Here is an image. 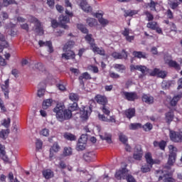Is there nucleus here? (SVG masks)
Returning <instances> with one entry per match:
<instances>
[{
	"label": "nucleus",
	"mask_w": 182,
	"mask_h": 182,
	"mask_svg": "<svg viewBox=\"0 0 182 182\" xmlns=\"http://www.w3.org/2000/svg\"><path fill=\"white\" fill-rule=\"evenodd\" d=\"M45 95V88H39L38 90L37 96L42 97Z\"/></svg>",
	"instance_id": "e2e57ef3"
},
{
	"label": "nucleus",
	"mask_w": 182,
	"mask_h": 182,
	"mask_svg": "<svg viewBox=\"0 0 182 182\" xmlns=\"http://www.w3.org/2000/svg\"><path fill=\"white\" fill-rule=\"evenodd\" d=\"M9 129H1L0 131V139H2L3 140L6 139L9 135Z\"/></svg>",
	"instance_id": "473e14b6"
},
{
	"label": "nucleus",
	"mask_w": 182,
	"mask_h": 182,
	"mask_svg": "<svg viewBox=\"0 0 182 182\" xmlns=\"http://www.w3.org/2000/svg\"><path fill=\"white\" fill-rule=\"evenodd\" d=\"M59 21L62 28H63V29H68V25H66L65 23H69V21H70L69 17L61 16L59 18Z\"/></svg>",
	"instance_id": "6ab92c4d"
},
{
	"label": "nucleus",
	"mask_w": 182,
	"mask_h": 182,
	"mask_svg": "<svg viewBox=\"0 0 182 182\" xmlns=\"http://www.w3.org/2000/svg\"><path fill=\"white\" fill-rule=\"evenodd\" d=\"M38 45L41 48L43 46H47L48 48V52L50 53H52L53 52V47L52 46V42L50 41H38Z\"/></svg>",
	"instance_id": "f3484780"
},
{
	"label": "nucleus",
	"mask_w": 182,
	"mask_h": 182,
	"mask_svg": "<svg viewBox=\"0 0 182 182\" xmlns=\"http://www.w3.org/2000/svg\"><path fill=\"white\" fill-rule=\"evenodd\" d=\"M133 31L129 28H125L124 31H122V35L125 36L126 41L128 42H132V41H134V36L132 35Z\"/></svg>",
	"instance_id": "9d476101"
},
{
	"label": "nucleus",
	"mask_w": 182,
	"mask_h": 182,
	"mask_svg": "<svg viewBox=\"0 0 182 182\" xmlns=\"http://www.w3.org/2000/svg\"><path fill=\"white\" fill-rule=\"evenodd\" d=\"M92 113V109L89 106L83 107L80 110V117L82 120H87Z\"/></svg>",
	"instance_id": "7ed1b4c3"
},
{
	"label": "nucleus",
	"mask_w": 182,
	"mask_h": 182,
	"mask_svg": "<svg viewBox=\"0 0 182 182\" xmlns=\"http://www.w3.org/2000/svg\"><path fill=\"white\" fill-rule=\"evenodd\" d=\"M12 28H15V24L10 23L5 26V29L7 31V33L11 36H15L16 32L12 30Z\"/></svg>",
	"instance_id": "a878e982"
},
{
	"label": "nucleus",
	"mask_w": 182,
	"mask_h": 182,
	"mask_svg": "<svg viewBox=\"0 0 182 182\" xmlns=\"http://www.w3.org/2000/svg\"><path fill=\"white\" fill-rule=\"evenodd\" d=\"M151 167H153V165H150L149 164H144L141 167V171L142 173H149L151 170Z\"/></svg>",
	"instance_id": "58836bf2"
},
{
	"label": "nucleus",
	"mask_w": 182,
	"mask_h": 182,
	"mask_svg": "<svg viewBox=\"0 0 182 182\" xmlns=\"http://www.w3.org/2000/svg\"><path fill=\"white\" fill-rule=\"evenodd\" d=\"M41 136H43L44 137H49L50 131L48 128H44L40 131Z\"/></svg>",
	"instance_id": "09e8293b"
},
{
	"label": "nucleus",
	"mask_w": 182,
	"mask_h": 182,
	"mask_svg": "<svg viewBox=\"0 0 182 182\" xmlns=\"http://www.w3.org/2000/svg\"><path fill=\"white\" fill-rule=\"evenodd\" d=\"M88 70H91V72H93L94 73H97L99 72V68L96 66L90 65L87 68Z\"/></svg>",
	"instance_id": "bf43d9fd"
},
{
	"label": "nucleus",
	"mask_w": 182,
	"mask_h": 182,
	"mask_svg": "<svg viewBox=\"0 0 182 182\" xmlns=\"http://www.w3.org/2000/svg\"><path fill=\"white\" fill-rule=\"evenodd\" d=\"M173 119H174V113L173 112V111L168 112L165 114V120L166 123H168V124H170L173 122Z\"/></svg>",
	"instance_id": "b1692460"
},
{
	"label": "nucleus",
	"mask_w": 182,
	"mask_h": 182,
	"mask_svg": "<svg viewBox=\"0 0 182 182\" xmlns=\"http://www.w3.org/2000/svg\"><path fill=\"white\" fill-rule=\"evenodd\" d=\"M176 153H171L169 154V157L168 159V164L169 166H173L174 163H176Z\"/></svg>",
	"instance_id": "72a5a7b5"
},
{
	"label": "nucleus",
	"mask_w": 182,
	"mask_h": 182,
	"mask_svg": "<svg viewBox=\"0 0 182 182\" xmlns=\"http://www.w3.org/2000/svg\"><path fill=\"white\" fill-rule=\"evenodd\" d=\"M91 49L94 53H97V55H105V50L102 48L97 47L95 44H91Z\"/></svg>",
	"instance_id": "aec40b11"
},
{
	"label": "nucleus",
	"mask_w": 182,
	"mask_h": 182,
	"mask_svg": "<svg viewBox=\"0 0 182 182\" xmlns=\"http://www.w3.org/2000/svg\"><path fill=\"white\" fill-rule=\"evenodd\" d=\"M125 180L127 181V182H136V179H134V178L132 176V175H129L127 176V178H125Z\"/></svg>",
	"instance_id": "0e129e2a"
},
{
	"label": "nucleus",
	"mask_w": 182,
	"mask_h": 182,
	"mask_svg": "<svg viewBox=\"0 0 182 182\" xmlns=\"http://www.w3.org/2000/svg\"><path fill=\"white\" fill-rule=\"evenodd\" d=\"M86 22L90 28H93V26H96V25H97V21L95 18H87Z\"/></svg>",
	"instance_id": "c9c22d12"
},
{
	"label": "nucleus",
	"mask_w": 182,
	"mask_h": 182,
	"mask_svg": "<svg viewBox=\"0 0 182 182\" xmlns=\"http://www.w3.org/2000/svg\"><path fill=\"white\" fill-rule=\"evenodd\" d=\"M95 18H97L99 23L102 26H106L109 25V21L103 18V14L97 13L95 14Z\"/></svg>",
	"instance_id": "ddd939ff"
},
{
	"label": "nucleus",
	"mask_w": 182,
	"mask_h": 182,
	"mask_svg": "<svg viewBox=\"0 0 182 182\" xmlns=\"http://www.w3.org/2000/svg\"><path fill=\"white\" fill-rule=\"evenodd\" d=\"M144 15L146 16V21H149V22L154 19V16L149 11H145Z\"/></svg>",
	"instance_id": "864d4df0"
},
{
	"label": "nucleus",
	"mask_w": 182,
	"mask_h": 182,
	"mask_svg": "<svg viewBox=\"0 0 182 182\" xmlns=\"http://www.w3.org/2000/svg\"><path fill=\"white\" fill-rule=\"evenodd\" d=\"M145 159L146 160L147 164H150L151 166H153V164H159V163H160V161L153 160L151 154L149 152L145 154Z\"/></svg>",
	"instance_id": "412c9836"
},
{
	"label": "nucleus",
	"mask_w": 182,
	"mask_h": 182,
	"mask_svg": "<svg viewBox=\"0 0 182 182\" xmlns=\"http://www.w3.org/2000/svg\"><path fill=\"white\" fill-rule=\"evenodd\" d=\"M73 46H75V42L69 41L64 46L63 50H66V51H68V50H70V49H72Z\"/></svg>",
	"instance_id": "c03bdc74"
},
{
	"label": "nucleus",
	"mask_w": 182,
	"mask_h": 182,
	"mask_svg": "<svg viewBox=\"0 0 182 182\" xmlns=\"http://www.w3.org/2000/svg\"><path fill=\"white\" fill-rule=\"evenodd\" d=\"M130 70L131 72H134V70H139V72H141L143 75H147L149 72V69H147L146 66L134 65H130Z\"/></svg>",
	"instance_id": "423d86ee"
},
{
	"label": "nucleus",
	"mask_w": 182,
	"mask_h": 182,
	"mask_svg": "<svg viewBox=\"0 0 182 182\" xmlns=\"http://www.w3.org/2000/svg\"><path fill=\"white\" fill-rule=\"evenodd\" d=\"M63 137L66 140H70V141H75V140H76V136H75L73 134H70L69 132H65L63 134Z\"/></svg>",
	"instance_id": "2f4dec72"
},
{
	"label": "nucleus",
	"mask_w": 182,
	"mask_h": 182,
	"mask_svg": "<svg viewBox=\"0 0 182 182\" xmlns=\"http://www.w3.org/2000/svg\"><path fill=\"white\" fill-rule=\"evenodd\" d=\"M69 99L71 100L72 102H77V100H79V96L77 94L70 93Z\"/></svg>",
	"instance_id": "603ef678"
},
{
	"label": "nucleus",
	"mask_w": 182,
	"mask_h": 182,
	"mask_svg": "<svg viewBox=\"0 0 182 182\" xmlns=\"http://www.w3.org/2000/svg\"><path fill=\"white\" fill-rule=\"evenodd\" d=\"M95 157V154L92 152L87 153L84 155V159L86 161H92Z\"/></svg>",
	"instance_id": "37998d69"
},
{
	"label": "nucleus",
	"mask_w": 182,
	"mask_h": 182,
	"mask_svg": "<svg viewBox=\"0 0 182 182\" xmlns=\"http://www.w3.org/2000/svg\"><path fill=\"white\" fill-rule=\"evenodd\" d=\"M129 130H137V129H141V124L140 123H132L129 126Z\"/></svg>",
	"instance_id": "79ce46f5"
},
{
	"label": "nucleus",
	"mask_w": 182,
	"mask_h": 182,
	"mask_svg": "<svg viewBox=\"0 0 182 182\" xmlns=\"http://www.w3.org/2000/svg\"><path fill=\"white\" fill-rule=\"evenodd\" d=\"M98 117L100 120H102V122H109V119L106 117L104 114H99Z\"/></svg>",
	"instance_id": "69168bd1"
},
{
	"label": "nucleus",
	"mask_w": 182,
	"mask_h": 182,
	"mask_svg": "<svg viewBox=\"0 0 182 182\" xmlns=\"http://www.w3.org/2000/svg\"><path fill=\"white\" fill-rule=\"evenodd\" d=\"M73 154V151H72V148L70 147H65L63 152V156H64V157H68V156H72Z\"/></svg>",
	"instance_id": "a19ab883"
},
{
	"label": "nucleus",
	"mask_w": 182,
	"mask_h": 182,
	"mask_svg": "<svg viewBox=\"0 0 182 182\" xmlns=\"http://www.w3.org/2000/svg\"><path fill=\"white\" fill-rule=\"evenodd\" d=\"M86 147H87V144H83V142H77L76 150L77 151H83V150H86Z\"/></svg>",
	"instance_id": "e433bc0d"
},
{
	"label": "nucleus",
	"mask_w": 182,
	"mask_h": 182,
	"mask_svg": "<svg viewBox=\"0 0 182 182\" xmlns=\"http://www.w3.org/2000/svg\"><path fill=\"white\" fill-rule=\"evenodd\" d=\"M43 176L46 180H49V178L53 177V171L50 169H45L43 171Z\"/></svg>",
	"instance_id": "cd10ccee"
},
{
	"label": "nucleus",
	"mask_w": 182,
	"mask_h": 182,
	"mask_svg": "<svg viewBox=\"0 0 182 182\" xmlns=\"http://www.w3.org/2000/svg\"><path fill=\"white\" fill-rule=\"evenodd\" d=\"M129 175V171L127 168H122L117 171L115 173V177L117 180H126L127 176Z\"/></svg>",
	"instance_id": "39448f33"
},
{
	"label": "nucleus",
	"mask_w": 182,
	"mask_h": 182,
	"mask_svg": "<svg viewBox=\"0 0 182 182\" xmlns=\"http://www.w3.org/2000/svg\"><path fill=\"white\" fill-rule=\"evenodd\" d=\"M142 129H143V130H144V132H150V130H151V129H153V124L147 122L142 127Z\"/></svg>",
	"instance_id": "3c124183"
},
{
	"label": "nucleus",
	"mask_w": 182,
	"mask_h": 182,
	"mask_svg": "<svg viewBox=\"0 0 182 182\" xmlns=\"http://www.w3.org/2000/svg\"><path fill=\"white\" fill-rule=\"evenodd\" d=\"M122 113L127 117V119H132V117H134V114H136V109L129 108L122 112Z\"/></svg>",
	"instance_id": "4be33fe9"
},
{
	"label": "nucleus",
	"mask_w": 182,
	"mask_h": 182,
	"mask_svg": "<svg viewBox=\"0 0 182 182\" xmlns=\"http://www.w3.org/2000/svg\"><path fill=\"white\" fill-rule=\"evenodd\" d=\"M100 137L102 140H105L107 143L111 144L112 143V134L108 133L100 134Z\"/></svg>",
	"instance_id": "5701e85b"
},
{
	"label": "nucleus",
	"mask_w": 182,
	"mask_h": 182,
	"mask_svg": "<svg viewBox=\"0 0 182 182\" xmlns=\"http://www.w3.org/2000/svg\"><path fill=\"white\" fill-rule=\"evenodd\" d=\"M161 173L162 176H159V180H163L164 182H176V180L171 178V174L168 173V171H166V170L158 171V174Z\"/></svg>",
	"instance_id": "20e7f679"
},
{
	"label": "nucleus",
	"mask_w": 182,
	"mask_h": 182,
	"mask_svg": "<svg viewBox=\"0 0 182 182\" xmlns=\"http://www.w3.org/2000/svg\"><path fill=\"white\" fill-rule=\"evenodd\" d=\"M43 145V142H42V141H41L40 139L36 140V146L38 150H41V149H42Z\"/></svg>",
	"instance_id": "052dcab7"
},
{
	"label": "nucleus",
	"mask_w": 182,
	"mask_h": 182,
	"mask_svg": "<svg viewBox=\"0 0 182 182\" xmlns=\"http://www.w3.org/2000/svg\"><path fill=\"white\" fill-rule=\"evenodd\" d=\"M95 100L97 103L102 105V106L107 105V97H106L105 95H97L95 97Z\"/></svg>",
	"instance_id": "4468645a"
},
{
	"label": "nucleus",
	"mask_w": 182,
	"mask_h": 182,
	"mask_svg": "<svg viewBox=\"0 0 182 182\" xmlns=\"http://www.w3.org/2000/svg\"><path fill=\"white\" fill-rule=\"evenodd\" d=\"M142 100L147 103V105H151L154 102V98L150 95H144L142 97Z\"/></svg>",
	"instance_id": "c756f323"
},
{
	"label": "nucleus",
	"mask_w": 182,
	"mask_h": 182,
	"mask_svg": "<svg viewBox=\"0 0 182 182\" xmlns=\"http://www.w3.org/2000/svg\"><path fill=\"white\" fill-rule=\"evenodd\" d=\"M60 150V146L58 143L55 142L53 146L50 149V160H53V157H55V154L53 153H58Z\"/></svg>",
	"instance_id": "f8f14e48"
},
{
	"label": "nucleus",
	"mask_w": 182,
	"mask_h": 182,
	"mask_svg": "<svg viewBox=\"0 0 182 182\" xmlns=\"http://www.w3.org/2000/svg\"><path fill=\"white\" fill-rule=\"evenodd\" d=\"M65 52L62 54V58L65 59V60H69V59H73L75 58V53L70 50H63Z\"/></svg>",
	"instance_id": "2eb2a0df"
},
{
	"label": "nucleus",
	"mask_w": 182,
	"mask_h": 182,
	"mask_svg": "<svg viewBox=\"0 0 182 182\" xmlns=\"http://www.w3.org/2000/svg\"><path fill=\"white\" fill-rule=\"evenodd\" d=\"M55 9L56 10L58 11V12H59L60 14H62L64 11V9H63V6L59 5V4H57L55 6Z\"/></svg>",
	"instance_id": "774afa93"
},
{
	"label": "nucleus",
	"mask_w": 182,
	"mask_h": 182,
	"mask_svg": "<svg viewBox=\"0 0 182 182\" xmlns=\"http://www.w3.org/2000/svg\"><path fill=\"white\" fill-rule=\"evenodd\" d=\"M1 89L4 92L6 99H8L9 97V80H6L4 82V84L1 85Z\"/></svg>",
	"instance_id": "dca6fc26"
},
{
	"label": "nucleus",
	"mask_w": 182,
	"mask_h": 182,
	"mask_svg": "<svg viewBox=\"0 0 182 182\" xmlns=\"http://www.w3.org/2000/svg\"><path fill=\"white\" fill-rule=\"evenodd\" d=\"M148 73L151 75V76H159V77H161L164 79L166 76H167V73L166 71L160 70L157 68H155L153 71H150L148 70Z\"/></svg>",
	"instance_id": "0eeeda50"
},
{
	"label": "nucleus",
	"mask_w": 182,
	"mask_h": 182,
	"mask_svg": "<svg viewBox=\"0 0 182 182\" xmlns=\"http://www.w3.org/2000/svg\"><path fill=\"white\" fill-rule=\"evenodd\" d=\"M114 68L117 72H119L120 73H123L126 70V67L122 64H115L114 65Z\"/></svg>",
	"instance_id": "f704fd0d"
},
{
	"label": "nucleus",
	"mask_w": 182,
	"mask_h": 182,
	"mask_svg": "<svg viewBox=\"0 0 182 182\" xmlns=\"http://www.w3.org/2000/svg\"><path fill=\"white\" fill-rule=\"evenodd\" d=\"M80 80H83L85 79L86 80H89V79H92L90 75L88 73H84L81 76L79 77Z\"/></svg>",
	"instance_id": "5fc2aeb1"
},
{
	"label": "nucleus",
	"mask_w": 182,
	"mask_h": 182,
	"mask_svg": "<svg viewBox=\"0 0 182 182\" xmlns=\"http://www.w3.org/2000/svg\"><path fill=\"white\" fill-rule=\"evenodd\" d=\"M77 4L80 5L81 9L84 11V12H92V7L88 5L87 2H86V0H78Z\"/></svg>",
	"instance_id": "1a4fd4ad"
},
{
	"label": "nucleus",
	"mask_w": 182,
	"mask_h": 182,
	"mask_svg": "<svg viewBox=\"0 0 182 182\" xmlns=\"http://www.w3.org/2000/svg\"><path fill=\"white\" fill-rule=\"evenodd\" d=\"M6 60H5L1 55H0V66H6Z\"/></svg>",
	"instance_id": "338daca9"
},
{
	"label": "nucleus",
	"mask_w": 182,
	"mask_h": 182,
	"mask_svg": "<svg viewBox=\"0 0 182 182\" xmlns=\"http://www.w3.org/2000/svg\"><path fill=\"white\" fill-rule=\"evenodd\" d=\"M146 27L149 28V29H151L152 31H156L157 33H163V31H161L159 26V24L156 21H149L146 24Z\"/></svg>",
	"instance_id": "6e6552de"
},
{
	"label": "nucleus",
	"mask_w": 182,
	"mask_h": 182,
	"mask_svg": "<svg viewBox=\"0 0 182 182\" xmlns=\"http://www.w3.org/2000/svg\"><path fill=\"white\" fill-rule=\"evenodd\" d=\"M133 55L135 58H138V59H146V58H147V54L141 51H134L133 53Z\"/></svg>",
	"instance_id": "7c9ffc66"
},
{
	"label": "nucleus",
	"mask_w": 182,
	"mask_h": 182,
	"mask_svg": "<svg viewBox=\"0 0 182 182\" xmlns=\"http://www.w3.org/2000/svg\"><path fill=\"white\" fill-rule=\"evenodd\" d=\"M112 56H113L114 59H126V58H127V53H125L124 50L122 51V54L114 52L112 54Z\"/></svg>",
	"instance_id": "bb28decb"
},
{
	"label": "nucleus",
	"mask_w": 182,
	"mask_h": 182,
	"mask_svg": "<svg viewBox=\"0 0 182 182\" xmlns=\"http://www.w3.org/2000/svg\"><path fill=\"white\" fill-rule=\"evenodd\" d=\"M119 138L120 141H122V143H123L124 144H126L127 143V136L123 134H119Z\"/></svg>",
	"instance_id": "6e6d98bb"
},
{
	"label": "nucleus",
	"mask_w": 182,
	"mask_h": 182,
	"mask_svg": "<svg viewBox=\"0 0 182 182\" xmlns=\"http://www.w3.org/2000/svg\"><path fill=\"white\" fill-rule=\"evenodd\" d=\"M29 21L32 23H34L35 28H33L34 32L37 33V35H43V28L41 25V23L38 20V18L30 16L28 18Z\"/></svg>",
	"instance_id": "f03ea898"
},
{
	"label": "nucleus",
	"mask_w": 182,
	"mask_h": 182,
	"mask_svg": "<svg viewBox=\"0 0 182 182\" xmlns=\"http://www.w3.org/2000/svg\"><path fill=\"white\" fill-rule=\"evenodd\" d=\"M143 157V151L141 150V146H136L134 149V159L135 160H141Z\"/></svg>",
	"instance_id": "9b49d317"
},
{
	"label": "nucleus",
	"mask_w": 182,
	"mask_h": 182,
	"mask_svg": "<svg viewBox=\"0 0 182 182\" xmlns=\"http://www.w3.org/2000/svg\"><path fill=\"white\" fill-rule=\"evenodd\" d=\"M85 41L90 45V48L92 45H95V39L92 38V34H87L85 37Z\"/></svg>",
	"instance_id": "ea45409f"
},
{
	"label": "nucleus",
	"mask_w": 182,
	"mask_h": 182,
	"mask_svg": "<svg viewBox=\"0 0 182 182\" xmlns=\"http://www.w3.org/2000/svg\"><path fill=\"white\" fill-rule=\"evenodd\" d=\"M1 125L8 129L11 126V118L4 119L1 122Z\"/></svg>",
	"instance_id": "8fccbe9b"
},
{
	"label": "nucleus",
	"mask_w": 182,
	"mask_h": 182,
	"mask_svg": "<svg viewBox=\"0 0 182 182\" xmlns=\"http://www.w3.org/2000/svg\"><path fill=\"white\" fill-rule=\"evenodd\" d=\"M47 5L50 9H53L55 8V0H47Z\"/></svg>",
	"instance_id": "680f3d73"
},
{
	"label": "nucleus",
	"mask_w": 182,
	"mask_h": 182,
	"mask_svg": "<svg viewBox=\"0 0 182 182\" xmlns=\"http://www.w3.org/2000/svg\"><path fill=\"white\" fill-rule=\"evenodd\" d=\"M157 6H159V4L154 2L153 0H151L150 3L147 4V7L149 8L150 11H155V12L159 11Z\"/></svg>",
	"instance_id": "c85d7f7f"
},
{
	"label": "nucleus",
	"mask_w": 182,
	"mask_h": 182,
	"mask_svg": "<svg viewBox=\"0 0 182 182\" xmlns=\"http://www.w3.org/2000/svg\"><path fill=\"white\" fill-rule=\"evenodd\" d=\"M52 105V100L48 99L43 101V109H48V107H50V106Z\"/></svg>",
	"instance_id": "a18cd8bd"
},
{
	"label": "nucleus",
	"mask_w": 182,
	"mask_h": 182,
	"mask_svg": "<svg viewBox=\"0 0 182 182\" xmlns=\"http://www.w3.org/2000/svg\"><path fill=\"white\" fill-rule=\"evenodd\" d=\"M171 9H176L179 5H180V2L178 1H171L169 4Z\"/></svg>",
	"instance_id": "13d9d810"
},
{
	"label": "nucleus",
	"mask_w": 182,
	"mask_h": 182,
	"mask_svg": "<svg viewBox=\"0 0 182 182\" xmlns=\"http://www.w3.org/2000/svg\"><path fill=\"white\" fill-rule=\"evenodd\" d=\"M77 29H79V31H80L82 33H87L89 32V31L87 30V28H86V27L82 24V23H79L77 25Z\"/></svg>",
	"instance_id": "49530a36"
},
{
	"label": "nucleus",
	"mask_w": 182,
	"mask_h": 182,
	"mask_svg": "<svg viewBox=\"0 0 182 182\" xmlns=\"http://www.w3.org/2000/svg\"><path fill=\"white\" fill-rule=\"evenodd\" d=\"M182 97V94H178V95H175L173 99L171 100V106H176L177 105V102L180 100Z\"/></svg>",
	"instance_id": "4c0bfd02"
},
{
	"label": "nucleus",
	"mask_w": 182,
	"mask_h": 182,
	"mask_svg": "<svg viewBox=\"0 0 182 182\" xmlns=\"http://www.w3.org/2000/svg\"><path fill=\"white\" fill-rule=\"evenodd\" d=\"M123 95L125 99H127V100H129L130 102H133V100H136V99L138 98L137 94H136L135 92H123Z\"/></svg>",
	"instance_id": "a211bd4d"
},
{
	"label": "nucleus",
	"mask_w": 182,
	"mask_h": 182,
	"mask_svg": "<svg viewBox=\"0 0 182 182\" xmlns=\"http://www.w3.org/2000/svg\"><path fill=\"white\" fill-rule=\"evenodd\" d=\"M164 60H165V63H167V65H168V66H170L171 68H175V69L180 68V65H178L177 62L173 60L166 59V58H164Z\"/></svg>",
	"instance_id": "393cba45"
},
{
	"label": "nucleus",
	"mask_w": 182,
	"mask_h": 182,
	"mask_svg": "<svg viewBox=\"0 0 182 182\" xmlns=\"http://www.w3.org/2000/svg\"><path fill=\"white\" fill-rule=\"evenodd\" d=\"M77 109V104L73 102L70 104L68 109H65V106L60 103L57 104L53 112L56 114V118L59 122H65L69 120L72 117V112H75Z\"/></svg>",
	"instance_id": "f257e3e1"
},
{
	"label": "nucleus",
	"mask_w": 182,
	"mask_h": 182,
	"mask_svg": "<svg viewBox=\"0 0 182 182\" xmlns=\"http://www.w3.org/2000/svg\"><path fill=\"white\" fill-rule=\"evenodd\" d=\"M101 109L102 112L105 113V114H107V116H109V114H110V109L106 105H103Z\"/></svg>",
	"instance_id": "4d7b16f0"
},
{
	"label": "nucleus",
	"mask_w": 182,
	"mask_h": 182,
	"mask_svg": "<svg viewBox=\"0 0 182 182\" xmlns=\"http://www.w3.org/2000/svg\"><path fill=\"white\" fill-rule=\"evenodd\" d=\"M78 143H83L87 144V134H82L78 139Z\"/></svg>",
	"instance_id": "de8ad7c7"
}]
</instances>
